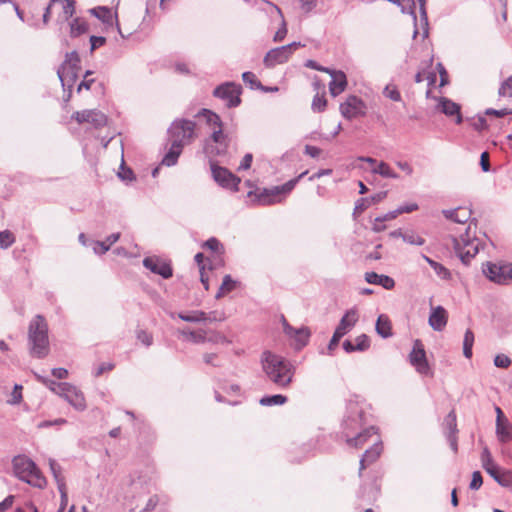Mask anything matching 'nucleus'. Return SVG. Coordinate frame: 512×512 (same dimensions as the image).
<instances>
[{"label": "nucleus", "instance_id": "f257e3e1", "mask_svg": "<svg viewBox=\"0 0 512 512\" xmlns=\"http://www.w3.org/2000/svg\"><path fill=\"white\" fill-rule=\"evenodd\" d=\"M261 363L263 371L276 386L283 389L290 386L295 374V369L290 361L271 351H264Z\"/></svg>", "mask_w": 512, "mask_h": 512}, {"label": "nucleus", "instance_id": "f03ea898", "mask_svg": "<svg viewBox=\"0 0 512 512\" xmlns=\"http://www.w3.org/2000/svg\"><path fill=\"white\" fill-rule=\"evenodd\" d=\"M201 114L206 118V123L211 130V134L205 142V151L208 155H224L229 147L230 138L223 130V122L216 113L203 109Z\"/></svg>", "mask_w": 512, "mask_h": 512}, {"label": "nucleus", "instance_id": "7ed1b4c3", "mask_svg": "<svg viewBox=\"0 0 512 512\" xmlns=\"http://www.w3.org/2000/svg\"><path fill=\"white\" fill-rule=\"evenodd\" d=\"M30 353L36 358H44L49 353L48 325L43 316L37 315L28 330Z\"/></svg>", "mask_w": 512, "mask_h": 512}, {"label": "nucleus", "instance_id": "20e7f679", "mask_svg": "<svg viewBox=\"0 0 512 512\" xmlns=\"http://www.w3.org/2000/svg\"><path fill=\"white\" fill-rule=\"evenodd\" d=\"M13 468L16 476L38 488L46 485V479L35 463L25 456H17L13 459Z\"/></svg>", "mask_w": 512, "mask_h": 512}, {"label": "nucleus", "instance_id": "39448f33", "mask_svg": "<svg viewBox=\"0 0 512 512\" xmlns=\"http://www.w3.org/2000/svg\"><path fill=\"white\" fill-rule=\"evenodd\" d=\"M472 225L476 228V223L471 222L466 228L465 235H461L459 238L452 237L454 251L465 264L476 256L480 246V241L476 238L475 232L471 235Z\"/></svg>", "mask_w": 512, "mask_h": 512}, {"label": "nucleus", "instance_id": "423d86ee", "mask_svg": "<svg viewBox=\"0 0 512 512\" xmlns=\"http://www.w3.org/2000/svg\"><path fill=\"white\" fill-rule=\"evenodd\" d=\"M172 142L181 146L190 144L196 137V124L190 120H176L170 127Z\"/></svg>", "mask_w": 512, "mask_h": 512}, {"label": "nucleus", "instance_id": "0eeeda50", "mask_svg": "<svg viewBox=\"0 0 512 512\" xmlns=\"http://www.w3.org/2000/svg\"><path fill=\"white\" fill-rule=\"evenodd\" d=\"M89 13L99 19L107 27H113L115 25L122 37L129 36L136 30V25L124 29L122 28L118 20L117 10H112L105 6H98L90 9Z\"/></svg>", "mask_w": 512, "mask_h": 512}, {"label": "nucleus", "instance_id": "6e6552de", "mask_svg": "<svg viewBox=\"0 0 512 512\" xmlns=\"http://www.w3.org/2000/svg\"><path fill=\"white\" fill-rule=\"evenodd\" d=\"M74 12V0H51L43 15V21L47 23L49 18L54 17L57 22H65L72 17Z\"/></svg>", "mask_w": 512, "mask_h": 512}, {"label": "nucleus", "instance_id": "1a4fd4ad", "mask_svg": "<svg viewBox=\"0 0 512 512\" xmlns=\"http://www.w3.org/2000/svg\"><path fill=\"white\" fill-rule=\"evenodd\" d=\"M483 272L487 278L497 284L512 283V263L488 262L483 268Z\"/></svg>", "mask_w": 512, "mask_h": 512}, {"label": "nucleus", "instance_id": "9d476101", "mask_svg": "<svg viewBox=\"0 0 512 512\" xmlns=\"http://www.w3.org/2000/svg\"><path fill=\"white\" fill-rule=\"evenodd\" d=\"M341 115L352 120L359 117H364L367 113L366 103L355 95H349L343 103L340 104Z\"/></svg>", "mask_w": 512, "mask_h": 512}, {"label": "nucleus", "instance_id": "9b49d317", "mask_svg": "<svg viewBox=\"0 0 512 512\" xmlns=\"http://www.w3.org/2000/svg\"><path fill=\"white\" fill-rule=\"evenodd\" d=\"M80 58L77 52L67 53L63 64L58 69V76L61 82H74L77 77V71L80 69Z\"/></svg>", "mask_w": 512, "mask_h": 512}, {"label": "nucleus", "instance_id": "f8f14e48", "mask_svg": "<svg viewBox=\"0 0 512 512\" xmlns=\"http://www.w3.org/2000/svg\"><path fill=\"white\" fill-rule=\"evenodd\" d=\"M409 360L418 373L422 375H432L421 340L417 339L414 341L413 349L409 354Z\"/></svg>", "mask_w": 512, "mask_h": 512}, {"label": "nucleus", "instance_id": "ddd939ff", "mask_svg": "<svg viewBox=\"0 0 512 512\" xmlns=\"http://www.w3.org/2000/svg\"><path fill=\"white\" fill-rule=\"evenodd\" d=\"M214 96L226 101L228 107H236L240 104L241 86L232 82L224 83L214 90Z\"/></svg>", "mask_w": 512, "mask_h": 512}, {"label": "nucleus", "instance_id": "4468645a", "mask_svg": "<svg viewBox=\"0 0 512 512\" xmlns=\"http://www.w3.org/2000/svg\"><path fill=\"white\" fill-rule=\"evenodd\" d=\"M72 118L78 123H90L95 128H102L107 125V116L97 109H87L77 111L72 115Z\"/></svg>", "mask_w": 512, "mask_h": 512}, {"label": "nucleus", "instance_id": "2eb2a0df", "mask_svg": "<svg viewBox=\"0 0 512 512\" xmlns=\"http://www.w3.org/2000/svg\"><path fill=\"white\" fill-rule=\"evenodd\" d=\"M382 452H383V444H382L380 435H375L374 443L372 444V446L369 449H367L364 452L362 458L360 459V466H359V471H358V476L360 478L364 477V470L368 466H370L371 464L376 462L379 459V457L381 456Z\"/></svg>", "mask_w": 512, "mask_h": 512}, {"label": "nucleus", "instance_id": "dca6fc26", "mask_svg": "<svg viewBox=\"0 0 512 512\" xmlns=\"http://www.w3.org/2000/svg\"><path fill=\"white\" fill-rule=\"evenodd\" d=\"M300 46V43H292L286 46L278 47L270 50L264 57V64L267 67H274L277 64L286 62L292 52Z\"/></svg>", "mask_w": 512, "mask_h": 512}, {"label": "nucleus", "instance_id": "f3484780", "mask_svg": "<svg viewBox=\"0 0 512 512\" xmlns=\"http://www.w3.org/2000/svg\"><path fill=\"white\" fill-rule=\"evenodd\" d=\"M211 171L214 180L219 185H221L224 188L232 189L234 191L238 190V185L241 180L239 177L231 173L228 169L211 163Z\"/></svg>", "mask_w": 512, "mask_h": 512}, {"label": "nucleus", "instance_id": "a211bd4d", "mask_svg": "<svg viewBox=\"0 0 512 512\" xmlns=\"http://www.w3.org/2000/svg\"><path fill=\"white\" fill-rule=\"evenodd\" d=\"M305 173L299 175L298 178L292 179L281 186L274 187L270 190H265V195L261 198L264 204H274L281 202L280 194H287L293 190L298 179L301 178Z\"/></svg>", "mask_w": 512, "mask_h": 512}, {"label": "nucleus", "instance_id": "6ab92c4d", "mask_svg": "<svg viewBox=\"0 0 512 512\" xmlns=\"http://www.w3.org/2000/svg\"><path fill=\"white\" fill-rule=\"evenodd\" d=\"M143 265L151 272L165 279L172 277L173 271L170 263L157 256L146 257L143 260Z\"/></svg>", "mask_w": 512, "mask_h": 512}, {"label": "nucleus", "instance_id": "aec40b11", "mask_svg": "<svg viewBox=\"0 0 512 512\" xmlns=\"http://www.w3.org/2000/svg\"><path fill=\"white\" fill-rule=\"evenodd\" d=\"M327 74H329L332 78L331 82L329 83V92L333 97L338 96L346 90L348 83L346 75L343 71L330 69V72Z\"/></svg>", "mask_w": 512, "mask_h": 512}, {"label": "nucleus", "instance_id": "412c9836", "mask_svg": "<svg viewBox=\"0 0 512 512\" xmlns=\"http://www.w3.org/2000/svg\"><path fill=\"white\" fill-rule=\"evenodd\" d=\"M437 108L446 116L452 117L456 124H460L462 122L460 105L451 101L450 99L445 97L439 98Z\"/></svg>", "mask_w": 512, "mask_h": 512}, {"label": "nucleus", "instance_id": "4be33fe9", "mask_svg": "<svg viewBox=\"0 0 512 512\" xmlns=\"http://www.w3.org/2000/svg\"><path fill=\"white\" fill-rule=\"evenodd\" d=\"M379 435L375 427H369L359 433L356 437L347 438L346 442L350 447L361 449L368 442L374 443V436Z\"/></svg>", "mask_w": 512, "mask_h": 512}, {"label": "nucleus", "instance_id": "5701e85b", "mask_svg": "<svg viewBox=\"0 0 512 512\" xmlns=\"http://www.w3.org/2000/svg\"><path fill=\"white\" fill-rule=\"evenodd\" d=\"M178 317L186 322H204V321H222L224 317L217 316L216 312H211L209 314L203 311H193L191 313H179Z\"/></svg>", "mask_w": 512, "mask_h": 512}, {"label": "nucleus", "instance_id": "b1692460", "mask_svg": "<svg viewBox=\"0 0 512 512\" xmlns=\"http://www.w3.org/2000/svg\"><path fill=\"white\" fill-rule=\"evenodd\" d=\"M448 321L447 311L442 306H437L433 308L430 317H429V325L436 331H441L444 329Z\"/></svg>", "mask_w": 512, "mask_h": 512}, {"label": "nucleus", "instance_id": "393cba45", "mask_svg": "<svg viewBox=\"0 0 512 512\" xmlns=\"http://www.w3.org/2000/svg\"><path fill=\"white\" fill-rule=\"evenodd\" d=\"M358 321V313L355 309H351L345 313V315L340 320L339 325L336 328V332L338 336L346 335L357 323Z\"/></svg>", "mask_w": 512, "mask_h": 512}, {"label": "nucleus", "instance_id": "a878e982", "mask_svg": "<svg viewBox=\"0 0 512 512\" xmlns=\"http://www.w3.org/2000/svg\"><path fill=\"white\" fill-rule=\"evenodd\" d=\"M443 214L446 218L464 224L470 220L472 213L467 207H458L454 210H444Z\"/></svg>", "mask_w": 512, "mask_h": 512}, {"label": "nucleus", "instance_id": "bb28decb", "mask_svg": "<svg viewBox=\"0 0 512 512\" xmlns=\"http://www.w3.org/2000/svg\"><path fill=\"white\" fill-rule=\"evenodd\" d=\"M365 280L370 284L381 285L385 289H392L395 286V281L387 275H379L375 272H367Z\"/></svg>", "mask_w": 512, "mask_h": 512}, {"label": "nucleus", "instance_id": "cd10ccee", "mask_svg": "<svg viewBox=\"0 0 512 512\" xmlns=\"http://www.w3.org/2000/svg\"><path fill=\"white\" fill-rule=\"evenodd\" d=\"M200 272V281L203 284L205 290L209 289V273L212 272L211 267L207 269V265L205 263V257L203 253H197L194 257Z\"/></svg>", "mask_w": 512, "mask_h": 512}, {"label": "nucleus", "instance_id": "c85d7f7f", "mask_svg": "<svg viewBox=\"0 0 512 512\" xmlns=\"http://www.w3.org/2000/svg\"><path fill=\"white\" fill-rule=\"evenodd\" d=\"M496 434L500 442L507 443L512 440V424L508 419L496 422Z\"/></svg>", "mask_w": 512, "mask_h": 512}, {"label": "nucleus", "instance_id": "c756f323", "mask_svg": "<svg viewBox=\"0 0 512 512\" xmlns=\"http://www.w3.org/2000/svg\"><path fill=\"white\" fill-rule=\"evenodd\" d=\"M64 398L77 409H84L85 407L83 394L72 385H70V389H68Z\"/></svg>", "mask_w": 512, "mask_h": 512}, {"label": "nucleus", "instance_id": "7c9ffc66", "mask_svg": "<svg viewBox=\"0 0 512 512\" xmlns=\"http://www.w3.org/2000/svg\"><path fill=\"white\" fill-rule=\"evenodd\" d=\"M391 235L394 237H401L404 242L410 245L421 246L425 243V239L414 231L402 232L399 230L391 233Z\"/></svg>", "mask_w": 512, "mask_h": 512}, {"label": "nucleus", "instance_id": "2f4dec72", "mask_svg": "<svg viewBox=\"0 0 512 512\" xmlns=\"http://www.w3.org/2000/svg\"><path fill=\"white\" fill-rule=\"evenodd\" d=\"M490 476L503 487L512 485V471L497 467Z\"/></svg>", "mask_w": 512, "mask_h": 512}, {"label": "nucleus", "instance_id": "473e14b6", "mask_svg": "<svg viewBox=\"0 0 512 512\" xmlns=\"http://www.w3.org/2000/svg\"><path fill=\"white\" fill-rule=\"evenodd\" d=\"M376 331L383 338H388L392 335V323L388 316L382 314L378 317Z\"/></svg>", "mask_w": 512, "mask_h": 512}, {"label": "nucleus", "instance_id": "72a5a7b5", "mask_svg": "<svg viewBox=\"0 0 512 512\" xmlns=\"http://www.w3.org/2000/svg\"><path fill=\"white\" fill-rule=\"evenodd\" d=\"M181 335L184 336L187 340L191 341L195 344H202L206 342L207 338V330L198 329V330H182Z\"/></svg>", "mask_w": 512, "mask_h": 512}, {"label": "nucleus", "instance_id": "f704fd0d", "mask_svg": "<svg viewBox=\"0 0 512 512\" xmlns=\"http://www.w3.org/2000/svg\"><path fill=\"white\" fill-rule=\"evenodd\" d=\"M372 173L379 174L384 178L397 179L398 174L384 161H380L375 167H372Z\"/></svg>", "mask_w": 512, "mask_h": 512}, {"label": "nucleus", "instance_id": "c9c22d12", "mask_svg": "<svg viewBox=\"0 0 512 512\" xmlns=\"http://www.w3.org/2000/svg\"><path fill=\"white\" fill-rule=\"evenodd\" d=\"M88 31V23L80 17L73 19L70 23V34L73 37L80 36Z\"/></svg>", "mask_w": 512, "mask_h": 512}, {"label": "nucleus", "instance_id": "e433bc0d", "mask_svg": "<svg viewBox=\"0 0 512 512\" xmlns=\"http://www.w3.org/2000/svg\"><path fill=\"white\" fill-rule=\"evenodd\" d=\"M183 147L184 146H181L177 143L172 142L171 148H170L169 152L163 158L162 163L166 166L174 165L177 162V159H178L179 155L181 154Z\"/></svg>", "mask_w": 512, "mask_h": 512}, {"label": "nucleus", "instance_id": "4c0bfd02", "mask_svg": "<svg viewBox=\"0 0 512 512\" xmlns=\"http://www.w3.org/2000/svg\"><path fill=\"white\" fill-rule=\"evenodd\" d=\"M424 260L431 266V268L435 271V273L440 276L442 279L450 278L449 270L444 267L442 264L434 261L428 256L423 255Z\"/></svg>", "mask_w": 512, "mask_h": 512}, {"label": "nucleus", "instance_id": "58836bf2", "mask_svg": "<svg viewBox=\"0 0 512 512\" xmlns=\"http://www.w3.org/2000/svg\"><path fill=\"white\" fill-rule=\"evenodd\" d=\"M236 287V282L231 278L230 275H225L222 281V284L216 294V298H221L224 295L228 294Z\"/></svg>", "mask_w": 512, "mask_h": 512}, {"label": "nucleus", "instance_id": "ea45409f", "mask_svg": "<svg viewBox=\"0 0 512 512\" xmlns=\"http://www.w3.org/2000/svg\"><path fill=\"white\" fill-rule=\"evenodd\" d=\"M207 338L206 342L212 343V344H230L231 340H229L223 333L216 331V330H207Z\"/></svg>", "mask_w": 512, "mask_h": 512}, {"label": "nucleus", "instance_id": "a19ab883", "mask_svg": "<svg viewBox=\"0 0 512 512\" xmlns=\"http://www.w3.org/2000/svg\"><path fill=\"white\" fill-rule=\"evenodd\" d=\"M474 339V333L470 329H467L463 340V354L468 359L472 357Z\"/></svg>", "mask_w": 512, "mask_h": 512}, {"label": "nucleus", "instance_id": "79ce46f5", "mask_svg": "<svg viewBox=\"0 0 512 512\" xmlns=\"http://www.w3.org/2000/svg\"><path fill=\"white\" fill-rule=\"evenodd\" d=\"M49 466H50V470L55 478L57 486L60 487V484H66L65 478L62 475L61 466L54 459H49Z\"/></svg>", "mask_w": 512, "mask_h": 512}, {"label": "nucleus", "instance_id": "37998d69", "mask_svg": "<svg viewBox=\"0 0 512 512\" xmlns=\"http://www.w3.org/2000/svg\"><path fill=\"white\" fill-rule=\"evenodd\" d=\"M327 107V99L325 97V92L322 93L317 92L312 101V109L315 112H322Z\"/></svg>", "mask_w": 512, "mask_h": 512}, {"label": "nucleus", "instance_id": "c03bdc74", "mask_svg": "<svg viewBox=\"0 0 512 512\" xmlns=\"http://www.w3.org/2000/svg\"><path fill=\"white\" fill-rule=\"evenodd\" d=\"M286 402L287 397L280 394L263 397L260 400V403L265 406L283 405Z\"/></svg>", "mask_w": 512, "mask_h": 512}, {"label": "nucleus", "instance_id": "a18cd8bd", "mask_svg": "<svg viewBox=\"0 0 512 512\" xmlns=\"http://www.w3.org/2000/svg\"><path fill=\"white\" fill-rule=\"evenodd\" d=\"M445 428L447 429V433H458L457 429V419H456V413L454 410H452L444 421Z\"/></svg>", "mask_w": 512, "mask_h": 512}, {"label": "nucleus", "instance_id": "49530a36", "mask_svg": "<svg viewBox=\"0 0 512 512\" xmlns=\"http://www.w3.org/2000/svg\"><path fill=\"white\" fill-rule=\"evenodd\" d=\"M15 242L14 234L9 230L0 231V248L6 249Z\"/></svg>", "mask_w": 512, "mask_h": 512}, {"label": "nucleus", "instance_id": "de8ad7c7", "mask_svg": "<svg viewBox=\"0 0 512 512\" xmlns=\"http://www.w3.org/2000/svg\"><path fill=\"white\" fill-rule=\"evenodd\" d=\"M383 94L385 97L393 100V101H396V102H399L401 101V94L397 88L396 85L394 84H388L385 88H384V91H383Z\"/></svg>", "mask_w": 512, "mask_h": 512}, {"label": "nucleus", "instance_id": "09e8293b", "mask_svg": "<svg viewBox=\"0 0 512 512\" xmlns=\"http://www.w3.org/2000/svg\"><path fill=\"white\" fill-rule=\"evenodd\" d=\"M353 343L356 351H365L370 347V340L365 334L357 336Z\"/></svg>", "mask_w": 512, "mask_h": 512}, {"label": "nucleus", "instance_id": "8fccbe9b", "mask_svg": "<svg viewBox=\"0 0 512 512\" xmlns=\"http://www.w3.org/2000/svg\"><path fill=\"white\" fill-rule=\"evenodd\" d=\"M498 94L501 97H512V75L502 82Z\"/></svg>", "mask_w": 512, "mask_h": 512}, {"label": "nucleus", "instance_id": "3c124183", "mask_svg": "<svg viewBox=\"0 0 512 512\" xmlns=\"http://www.w3.org/2000/svg\"><path fill=\"white\" fill-rule=\"evenodd\" d=\"M203 360L207 365H211L214 367L221 366V361H220L219 355L217 353H214V352L205 353L203 355Z\"/></svg>", "mask_w": 512, "mask_h": 512}, {"label": "nucleus", "instance_id": "603ef678", "mask_svg": "<svg viewBox=\"0 0 512 512\" xmlns=\"http://www.w3.org/2000/svg\"><path fill=\"white\" fill-rule=\"evenodd\" d=\"M242 79L245 83L249 84L251 88H259L261 86L256 75L252 72H244L242 74Z\"/></svg>", "mask_w": 512, "mask_h": 512}, {"label": "nucleus", "instance_id": "864d4df0", "mask_svg": "<svg viewBox=\"0 0 512 512\" xmlns=\"http://www.w3.org/2000/svg\"><path fill=\"white\" fill-rule=\"evenodd\" d=\"M418 209V205L416 203H411L409 205L399 207L395 212L390 213V219H394L397 215L403 213H411Z\"/></svg>", "mask_w": 512, "mask_h": 512}, {"label": "nucleus", "instance_id": "5fc2aeb1", "mask_svg": "<svg viewBox=\"0 0 512 512\" xmlns=\"http://www.w3.org/2000/svg\"><path fill=\"white\" fill-rule=\"evenodd\" d=\"M22 390L23 387L21 385H15L11 397L8 400L10 404H19L22 401Z\"/></svg>", "mask_w": 512, "mask_h": 512}, {"label": "nucleus", "instance_id": "6e6d98bb", "mask_svg": "<svg viewBox=\"0 0 512 512\" xmlns=\"http://www.w3.org/2000/svg\"><path fill=\"white\" fill-rule=\"evenodd\" d=\"M494 364L499 368H508L511 365V359L504 354H499L496 355Z\"/></svg>", "mask_w": 512, "mask_h": 512}, {"label": "nucleus", "instance_id": "4d7b16f0", "mask_svg": "<svg viewBox=\"0 0 512 512\" xmlns=\"http://www.w3.org/2000/svg\"><path fill=\"white\" fill-rule=\"evenodd\" d=\"M137 338L141 343H143L146 346H150L153 341L152 335L144 330H139L137 332Z\"/></svg>", "mask_w": 512, "mask_h": 512}, {"label": "nucleus", "instance_id": "13d9d810", "mask_svg": "<svg viewBox=\"0 0 512 512\" xmlns=\"http://www.w3.org/2000/svg\"><path fill=\"white\" fill-rule=\"evenodd\" d=\"M203 247H206L214 252H219L222 249L221 243L216 238H210L204 242Z\"/></svg>", "mask_w": 512, "mask_h": 512}, {"label": "nucleus", "instance_id": "bf43d9fd", "mask_svg": "<svg viewBox=\"0 0 512 512\" xmlns=\"http://www.w3.org/2000/svg\"><path fill=\"white\" fill-rule=\"evenodd\" d=\"M483 483V479L481 473L479 471H475L472 475V480L470 482V488L473 490H477L481 487Z\"/></svg>", "mask_w": 512, "mask_h": 512}, {"label": "nucleus", "instance_id": "052dcab7", "mask_svg": "<svg viewBox=\"0 0 512 512\" xmlns=\"http://www.w3.org/2000/svg\"><path fill=\"white\" fill-rule=\"evenodd\" d=\"M389 217H390V214L386 215L383 218H376L373 223V227H372L373 231L381 232V231L385 230L386 227L383 223L385 220H391Z\"/></svg>", "mask_w": 512, "mask_h": 512}, {"label": "nucleus", "instance_id": "680f3d73", "mask_svg": "<svg viewBox=\"0 0 512 512\" xmlns=\"http://www.w3.org/2000/svg\"><path fill=\"white\" fill-rule=\"evenodd\" d=\"M60 496H61V510L65 509L67 503H68V494H67V487L66 484H60V487H58Z\"/></svg>", "mask_w": 512, "mask_h": 512}, {"label": "nucleus", "instance_id": "e2e57ef3", "mask_svg": "<svg viewBox=\"0 0 512 512\" xmlns=\"http://www.w3.org/2000/svg\"><path fill=\"white\" fill-rule=\"evenodd\" d=\"M92 74V72L87 71L84 76V80L79 84L78 91L81 89L89 90L91 88L92 83L94 82V79H89V76Z\"/></svg>", "mask_w": 512, "mask_h": 512}, {"label": "nucleus", "instance_id": "0e129e2a", "mask_svg": "<svg viewBox=\"0 0 512 512\" xmlns=\"http://www.w3.org/2000/svg\"><path fill=\"white\" fill-rule=\"evenodd\" d=\"M90 42H91V50L93 51V50L103 46L106 42V39L101 36H91Z\"/></svg>", "mask_w": 512, "mask_h": 512}, {"label": "nucleus", "instance_id": "69168bd1", "mask_svg": "<svg viewBox=\"0 0 512 512\" xmlns=\"http://www.w3.org/2000/svg\"><path fill=\"white\" fill-rule=\"evenodd\" d=\"M36 378L38 379V381H40L45 386H47L52 392H54L55 389L57 388L58 382H55V381L50 380V379H47V378L42 377V376L37 375V374H36Z\"/></svg>", "mask_w": 512, "mask_h": 512}, {"label": "nucleus", "instance_id": "338daca9", "mask_svg": "<svg viewBox=\"0 0 512 512\" xmlns=\"http://www.w3.org/2000/svg\"><path fill=\"white\" fill-rule=\"evenodd\" d=\"M252 160H253L252 154H250V153L246 154L243 157V159H242V161H241V163H240V165L238 167V170H247V169H249L251 167Z\"/></svg>", "mask_w": 512, "mask_h": 512}, {"label": "nucleus", "instance_id": "774afa93", "mask_svg": "<svg viewBox=\"0 0 512 512\" xmlns=\"http://www.w3.org/2000/svg\"><path fill=\"white\" fill-rule=\"evenodd\" d=\"M480 165L482 167V170L484 172H488L490 169V160H489V153L483 152L480 157Z\"/></svg>", "mask_w": 512, "mask_h": 512}]
</instances>
